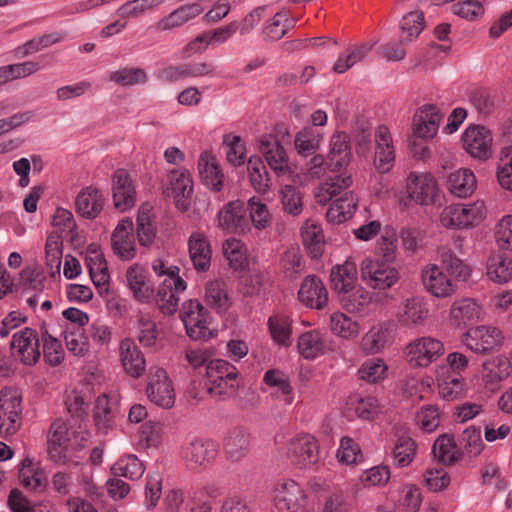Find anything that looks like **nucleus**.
Masks as SVG:
<instances>
[{"mask_svg": "<svg viewBox=\"0 0 512 512\" xmlns=\"http://www.w3.org/2000/svg\"><path fill=\"white\" fill-rule=\"evenodd\" d=\"M89 440V433L81 426L68 425L63 420L52 423L48 435V455L59 465H79V453Z\"/></svg>", "mask_w": 512, "mask_h": 512, "instance_id": "1", "label": "nucleus"}, {"mask_svg": "<svg viewBox=\"0 0 512 512\" xmlns=\"http://www.w3.org/2000/svg\"><path fill=\"white\" fill-rule=\"evenodd\" d=\"M466 354H448L446 362L435 370L438 392L442 399L454 401L465 396V382L461 375L468 365Z\"/></svg>", "mask_w": 512, "mask_h": 512, "instance_id": "2", "label": "nucleus"}, {"mask_svg": "<svg viewBox=\"0 0 512 512\" xmlns=\"http://www.w3.org/2000/svg\"><path fill=\"white\" fill-rule=\"evenodd\" d=\"M271 499L278 512H308L314 509L304 487L291 478L278 480L272 488Z\"/></svg>", "mask_w": 512, "mask_h": 512, "instance_id": "3", "label": "nucleus"}, {"mask_svg": "<svg viewBox=\"0 0 512 512\" xmlns=\"http://www.w3.org/2000/svg\"><path fill=\"white\" fill-rule=\"evenodd\" d=\"M207 390L217 399H227L236 395L240 382L238 370L223 359H212L206 364Z\"/></svg>", "mask_w": 512, "mask_h": 512, "instance_id": "4", "label": "nucleus"}, {"mask_svg": "<svg viewBox=\"0 0 512 512\" xmlns=\"http://www.w3.org/2000/svg\"><path fill=\"white\" fill-rule=\"evenodd\" d=\"M22 396L19 390L5 387L0 391V433L13 436L22 424Z\"/></svg>", "mask_w": 512, "mask_h": 512, "instance_id": "5", "label": "nucleus"}, {"mask_svg": "<svg viewBox=\"0 0 512 512\" xmlns=\"http://www.w3.org/2000/svg\"><path fill=\"white\" fill-rule=\"evenodd\" d=\"M319 452V442L315 436L299 433L287 441L284 453L292 464L303 469L318 461Z\"/></svg>", "mask_w": 512, "mask_h": 512, "instance_id": "6", "label": "nucleus"}, {"mask_svg": "<svg viewBox=\"0 0 512 512\" xmlns=\"http://www.w3.org/2000/svg\"><path fill=\"white\" fill-rule=\"evenodd\" d=\"M146 395L153 404L162 409L170 410L174 407L176 392L173 382L165 369L161 367L150 368Z\"/></svg>", "mask_w": 512, "mask_h": 512, "instance_id": "7", "label": "nucleus"}, {"mask_svg": "<svg viewBox=\"0 0 512 512\" xmlns=\"http://www.w3.org/2000/svg\"><path fill=\"white\" fill-rule=\"evenodd\" d=\"M179 316L184 323L187 335L192 340H206L210 337V316L198 300L189 299L183 302Z\"/></svg>", "mask_w": 512, "mask_h": 512, "instance_id": "8", "label": "nucleus"}, {"mask_svg": "<svg viewBox=\"0 0 512 512\" xmlns=\"http://www.w3.org/2000/svg\"><path fill=\"white\" fill-rule=\"evenodd\" d=\"M218 453V444L208 438L191 439L182 447V457L193 469H207L215 462Z\"/></svg>", "mask_w": 512, "mask_h": 512, "instance_id": "9", "label": "nucleus"}, {"mask_svg": "<svg viewBox=\"0 0 512 512\" xmlns=\"http://www.w3.org/2000/svg\"><path fill=\"white\" fill-rule=\"evenodd\" d=\"M485 215L484 204H455L446 207L441 213V223L448 228L463 229L479 223Z\"/></svg>", "mask_w": 512, "mask_h": 512, "instance_id": "10", "label": "nucleus"}, {"mask_svg": "<svg viewBox=\"0 0 512 512\" xmlns=\"http://www.w3.org/2000/svg\"><path fill=\"white\" fill-rule=\"evenodd\" d=\"M360 272L362 280L374 289L385 290L391 288L399 280L398 270L379 260H363Z\"/></svg>", "mask_w": 512, "mask_h": 512, "instance_id": "11", "label": "nucleus"}, {"mask_svg": "<svg viewBox=\"0 0 512 512\" xmlns=\"http://www.w3.org/2000/svg\"><path fill=\"white\" fill-rule=\"evenodd\" d=\"M462 342L472 352H488L500 349L504 343V336L498 328L482 325L472 327L464 333Z\"/></svg>", "mask_w": 512, "mask_h": 512, "instance_id": "12", "label": "nucleus"}, {"mask_svg": "<svg viewBox=\"0 0 512 512\" xmlns=\"http://www.w3.org/2000/svg\"><path fill=\"white\" fill-rule=\"evenodd\" d=\"M168 179L169 186L164 191L165 194L174 198L175 206L179 211H188L193 193V180L190 172L186 169L172 170Z\"/></svg>", "mask_w": 512, "mask_h": 512, "instance_id": "13", "label": "nucleus"}, {"mask_svg": "<svg viewBox=\"0 0 512 512\" xmlns=\"http://www.w3.org/2000/svg\"><path fill=\"white\" fill-rule=\"evenodd\" d=\"M407 191L410 199L420 205L435 204L439 197L437 182L430 173H410Z\"/></svg>", "mask_w": 512, "mask_h": 512, "instance_id": "14", "label": "nucleus"}, {"mask_svg": "<svg viewBox=\"0 0 512 512\" xmlns=\"http://www.w3.org/2000/svg\"><path fill=\"white\" fill-rule=\"evenodd\" d=\"M465 150L479 160H487L492 155V136L484 126H473L465 130L462 136Z\"/></svg>", "mask_w": 512, "mask_h": 512, "instance_id": "15", "label": "nucleus"}, {"mask_svg": "<svg viewBox=\"0 0 512 512\" xmlns=\"http://www.w3.org/2000/svg\"><path fill=\"white\" fill-rule=\"evenodd\" d=\"M383 410L379 399L372 395H350L344 405V413L349 418H357L364 421H372Z\"/></svg>", "mask_w": 512, "mask_h": 512, "instance_id": "16", "label": "nucleus"}, {"mask_svg": "<svg viewBox=\"0 0 512 512\" xmlns=\"http://www.w3.org/2000/svg\"><path fill=\"white\" fill-rule=\"evenodd\" d=\"M218 226L228 233H244L249 229L244 203L236 200L224 205L218 212Z\"/></svg>", "mask_w": 512, "mask_h": 512, "instance_id": "17", "label": "nucleus"}, {"mask_svg": "<svg viewBox=\"0 0 512 512\" xmlns=\"http://www.w3.org/2000/svg\"><path fill=\"white\" fill-rule=\"evenodd\" d=\"M512 371V364L505 354H490L482 363L481 379L486 387L494 390Z\"/></svg>", "mask_w": 512, "mask_h": 512, "instance_id": "18", "label": "nucleus"}, {"mask_svg": "<svg viewBox=\"0 0 512 512\" xmlns=\"http://www.w3.org/2000/svg\"><path fill=\"white\" fill-rule=\"evenodd\" d=\"M133 221L124 218L119 221L111 235L114 253L122 260H130L136 255V246L133 235Z\"/></svg>", "mask_w": 512, "mask_h": 512, "instance_id": "19", "label": "nucleus"}, {"mask_svg": "<svg viewBox=\"0 0 512 512\" xmlns=\"http://www.w3.org/2000/svg\"><path fill=\"white\" fill-rule=\"evenodd\" d=\"M186 289V282L176 274H170L158 288L157 303L161 312L165 315H172L176 312L179 297L178 292Z\"/></svg>", "mask_w": 512, "mask_h": 512, "instance_id": "20", "label": "nucleus"}, {"mask_svg": "<svg viewBox=\"0 0 512 512\" xmlns=\"http://www.w3.org/2000/svg\"><path fill=\"white\" fill-rule=\"evenodd\" d=\"M114 206L125 212L135 205V189L129 173L125 169H117L112 177Z\"/></svg>", "mask_w": 512, "mask_h": 512, "instance_id": "21", "label": "nucleus"}, {"mask_svg": "<svg viewBox=\"0 0 512 512\" xmlns=\"http://www.w3.org/2000/svg\"><path fill=\"white\" fill-rule=\"evenodd\" d=\"M298 299L307 307L322 309L327 305L328 292L319 277L309 275L300 286Z\"/></svg>", "mask_w": 512, "mask_h": 512, "instance_id": "22", "label": "nucleus"}, {"mask_svg": "<svg viewBox=\"0 0 512 512\" xmlns=\"http://www.w3.org/2000/svg\"><path fill=\"white\" fill-rule=\"evenodd\" d=\"M442 115L436 106H421L413 117V133L420 138H432L436 135Z\"/></svg>", "mask_w": 512, "mask_h": 512, "instance_id": "23", "label": "nucleus"}, {"mask_svg": "<svg viewBox=\"0 0 512 512\" xmlns=\"http://www.w3.org/2000/svg\"><path fill=\"white\" fill-rule=\"evenodd\" d=\"M375 141L374 165L380 173H386L392 168L395 160L392 137L386 126L382 125L376 129Z\"/></svg>", "mask_w": 512, "mask_h": 512, "instance_id": "24", "label": "nucleus"}, {"mask_svg": "<svg viewBox=\"0 0 512 512\" xmlns=\"http://www.w3.org/2000/svg\"><path fill=\"white\" fill-rule=\"evenodd\" d=\"M259 151L275 173L285 174L290 171L286 151L277 139L262 137Z\"/></svg>", "mask_w": 512, "mask_h": 512, "instance_id": "25", "label": "nucleus"}, {"mask_svg": "<svg viewBox=\"0 0 512 512\" xmlns=\"http://www.w3.org/2000/svg\"><path fill=\"white\" fill-rule=\"evenodd\" d=\"M351 146L347 133H335L330 141V152L327 156V165L332 171H339L350 163Z\"/></svg>", "mask_w": 512, "mask_h": 512, "instance_id": "26", "label": "nucleus"}, {"mask_svg": "<svg viewBox=\"0 0 512 512\" xmlns=\"http://www.w3.org/2000/svg\"><path fill=\"white\" fill-rule=\"evenodd\" d=\"M482 315V307L471 298L457 300L450 308L451 322L457 327L474 324L482 318Z\"/></svg>", "mask_w": 512, "mask_h": 512, "instance_id": "27", "label": "nucleus"}, {"mask_svg": "<svg viewBox=\"0 0 512 512\" xmlns=\"http://www.w3.org/2000/svg\"><path fill=\"white\" fill-rule=\"evenodd\" d=\"M104 198L101 192L93 187L88 186L82 189L76 197V212L86 218L95 219L103 209Z\"/></svg>", "mask_w": 512, "mask_h": 512, "instance_id": "28", "label": "nucleus"}, {"mask_svg": "<svg viewBox=\"0 0 512 512\" xmlns=\"http://www.w3.org/2000/svg\"><path fill=\"white\" fill-rule=\"evenodd\" d=\"M426 290L436 297H447L456 291V285L436 265L422 272Z\"/></svg>", "mask_w": 512, "mask_h": 512, "instance_id": "29", "label": "nucleus"}, {"mask_svg": "<svg viewBox=\"0 0 512 512\" xmlns=\"http://www.w3.org/2000/svg\"><path fill=\"white\" fill-rule=\"evenodd\" d=\"M263 384L272 389L271 395L277 399H284L287 405L294 400L293 387L290 377L279 369H269L263 375Z\"/></svg>", "mask_w": 512, "mask_h": 512, "instance_id": "30", "label": "nucleus"}, {"mask_svg": "<svg viewBox=\"0 0 512 512\" xmlns=\"http://www.w3.org/2000/svg\"><path fill=\"white\" fill-rule=\"evenodd\" d=\"M188 247L194 268L197 271H207L211 265L212 251L205 235L199 232L192 233L188 241Z\"/></svg>", "mask_w": 512, "mask_h": 512, "instance_id": "31", "label": "nucleus"}, {"mask_svg": "<svg viewBox=\"0 0 512 512\" xmlns=\"http://www.w3.org/2000/svg\"><path fill=\"white\" fill-rule=\"evenodd\" d=\"M357 275L356 263L347 259L343 264L336 265L330 273L332 288L340 294H346L353 290Z\"/></svg>", "mask_w": 512, "mask_h": 512, "instance_id": "32", "label": "nucleus"}, {"mask_svg": "<svg viewBox=\"0 0 512 512\" xmlns=\"http://www.w3.org/2000/svg\"><path fill=\"white\" fill-rule=\"evenodd\" d=\"M202 12L203 8L199 3L182 5L172 11L168 16L160 19L156 23V28L160 31L172 30L197 17Z\"/></svg>", "mask_w": 512, "mask_h": 512, "instance_id": "33", "label": "nucleus"}, {"mask_svg": "<svg viewBox=\"0 0 512 512\" xmlns=\"http://www.w3.org/2000/svg\"><path fill=\"white\" fill-rule=\"evenodd\" d=\"M267 327L271 339L280 348H287L291 344L292 320L287 314L274 313L268 318Z\"/></svg>", "mask_w": 512, "mask_h": 512, "instance_id": "34", "label": "nucleus"}, {"mask_svg": "<svg viewBox=\"0 0 512 512\" xmlns=\"http://www.w3.org/2000/svg\"><path fill=\"white\" fill-rule=\"evenodd\" d=\"M126 278L129 288L137 300L147 302L153 297L154 289L147 282L143 267L138 264L129 267L126 272Z\"/></svg>", "mask_w": 512, "mask_h": 512, "instance_id": "35", "label": "nucleus"}, {"mask_svg": "<svg viewBox=\"0 0 512 512\" xmlns=\"http://www.w3.org/2000/svg\"><path fill=\"white\" fill-rule=\"evenodd\" d=\"M118 406L111 402L107 395H101L97 398L94 408V421L97 428L102 432L111 429L118 416Z\"/></svg>", "mask_w": 512, "mask_h": 512, "instance_id": "36", "label": "nucleus"}, {"mask_svg": "<svg viewBox=\"0 0 512 512\" xmlns=\"http://www.w3.org/2000/svg\"><path fill=\"white\" fill-rule=\"evenodd\" d=\"M199 174L202 183L214 192H220L223 189L224 175L213 158H209L207 153H202L198 161Z\"/></svg>", "mask_w": 512, "mask_h": 512, "instance_id": "37", "label": "nucleus"}, {"mask_svg": "<svg viewBox=\"0 0 512 512\" xmlns=\"http://www.w3.org/2000/svg\"><path fill=\"white\" fill-rule=\"evenodd\" d=\"M447 188L453 195L459 198H466L476 188L475 175L469 169H459L449 175Z\"/></svg>", "mask_w": 512, "mask_h": 512, "instance_id": "38", "label": "nucleus"}, {"mask_svg": "<svg viewBox=\"0 0 512 512\" xmlns=\"http://www.w3.org/2000/svg\"><path fill=\"white\" fill-rule=\"evenodd\" d=\"M427 316L428 308L418 297L407 299L398 312V320L405 326L423 324Z\"/></svg>", "mask_w": 512, "mask_h": 512, "instance_id": "39", "label": "nucleus"}, {"mask_svg": "<svg viewBox=\"0 0 512 512\" xmlns=\"http://www.w3.org/2000/svg\"><path fill=\"white\" fill-rule=\"evenodd\" d=\"M19 478L22 485L30 490H42L47 484L44 470L29 457L21 463Z\"/></svg>", "mask_w": 512, "mask_h": 512, "instance_id": "40", "label": "nucleus"}, {"mask_svg": "<svg viewBox=\"0 0 512 512\" xmlns=\"http://www.w3.org/2000/svg\"><path fill=\"white\" fill-rule=\"evenodd\" d=\"M111 472L118 477L129 480H138L145 473V465L134 454H127L120 457L112 466Z\"/></svg>", "mask_w": 512, "mask_h": 512, "instance_id": "41", "label": "nucleus"}, {"mask_svg": "<svg viewBox=\"0 0 512 512\" xmlns=\"http://www.w3.org/2000/svg\"><path fill=\"white\" fill-rule=\"evenodd\" d=\"M249 434L241 428L231 430L224 442L226 456L232 461L240 460L249 446Z\"/></svg>", "mask_w": 512, "mask_h": 512, "instance_id": "42", "label": "nucleus"}, {"mask_svg": "<svg viewBox=\"0 0 512 512\" xmlns=\"http://www.w3.org/2000/svg\"><path fill=\"white\" fill-rule=\"evenodd\" d=\"M301 237L311 258H319L324 251V236L320 226L306 222L301 229Z\"/></svg>", "mask_w": 512, "mask_h": 512, "instance_id": "43", "label": "nucleus"}, {"mask_svg": "<svg viewBox=\"0 0 512 512\" xmlns=\"http://www.w3.org/2000/svg\"><path fill=\"white\" fill-rule=\"evenodd\" d=\"M394 341V329L392 326L383 325L371 329L363 338V346L366 350L381 351L388 349Z\"/></svg>", "mask_w": 512, "mask_h": 512, "instance_id": "44", "label": "nucleus"}, {"mask_svg": "<svg viewBox=\"0 0 512 512\" xmlns=\"http://www.w3.org/2000/svg\"><path fill=\"white\" fill-rule=\"evenodd\" d=\"M165 426L159 421H147L139 430V443L146 449H157L163 442Z\"/></svg>", "mask_w": 512, "mask_h": 512, "instance_id": "45", "label": "nucleus"}, {"mask_svg": "<svg viewBox=\"0 0 512 512\" xmlns=\"http://www.w3.org/2000/svg\"><path fill=\"white\" fill-rule=\"evenodd\" d=\"M247 170L252 187L257 192H266L269 189L270 179L263 161L258 156H251L247 162Z\"/></svg>", "mask_w": 512, "mask_h": 512, "instance_id": "46", "label": "nucleus"}, {"mask_svg": "<svg viewBox=\"0 0 512 512\" xmlns=\"http://www.w3.org/2000/svg\"><path fill=\"white\" fill-rule=\"evenodd\" d=\"M434 457L443 464H452L459 459L454 439L446 434L440 435L433 445Z\"/></svg>", "mask_w": 512, "mask_h": 512, "instance_id": "47", "label": "nucleus"}, {"mask_svg": "<svg viewBox=\"0 0 512 512\" xmlns=\"http://www.w3.org/2000/svg\"><path fill=\"white\" fill-rule=\"evenodd\" d=\"M450 482L448 471L439 465L430 466L423 473V484L430 492L443 491L449 487Z\"/></svg>", "mask_w": 512, "mask_h": 512, "instance_id": "48", "label": "nucleus"}, {"mask_svg": "<svg viewBox=\"0 0 512 512\" xmlns=\"http://www.w3.org/2000/svg\"><path fill=\"white\" fill-rule=\"evenodd\" d=\"M433 384L432 377L416 378L406 377L401 382V391L404 396L416 400H422L426 394L431 392Z\"/></svg>", "mask_w": 512, "mask_h": 512, "instance_id": "49", "label": "nucleus"}, {"mask_svg": "<svg viewBox=\"0 0 512 512\" xmlns=\"http://www.w3.org/2000/svg\"><path fill=\"white\" fill-rule=\"evenodd\" d=\"M388 372V365L381 358L366 360L358 370L360 379L369 383L383 381Z\"/></svg>", "mask_w": 512, "mask_h": 512, "instance_id": "50", "label": "nucleus"}, {"mask_svg": "<svg viewBox=\"0 0 512 512\" xmlns=\"http://www.w3.org/2000/svg\"><path fill=\"white\" fill-rule=\"evenodd\" d=\"M487 275L492 281L498 283L509 281L512 278V259L504 256L489 259Z\"/></svg>", "mask_w": 512, "mask_h": 512, "instance_id": "51", "label": "nucleus"}, {"mask_svg": "<svg viewBox=\"0 0 512 512\" xmlns=\"http://www.w3.org/2000/svg\"><path fill=\"white\" fill-rule=\"evenodd\" d=\"M415 452L416 445L410 437H399L392 452L394 464L400 468L407 467L413 461Z\"/></svg>", "mask_w": 512, "mask_h": 512, "instance_id": "52", "label": "nucleus"}, {"mask_svg": "<svg viewBox=\"0 0 512 512\" xmlns=\"http://www.w3.org/2000/svg\"><path fill=\"white\" fill-rule=\"evenodd\" d=\"M439 255L442 265L448 273L461 280H466L470 276L469 267L450 249L442 247L439 250Z\"/></svg>", "mask_w": 512, "mask_h": 512, "instance_id": "53", "label": "nucleus"}, {"mask_svg": "<svg viewBox=\"0 0 512 512\" xmlns=\"http://www.w3.org/2000/svg\"><path fill=\"white\" fill-rule=\"evenodd\" d=\"M205 301L211 307H215L218 310H226L228 308L226 283L219 279L208 282L206 285Z\"/></svg>", "mask_w": 512, "mask_h": 512, "instance_id": "54", "label": "nucleus"}, {"mask_svg": "<svg viewBox=\"0 0 512 512\" xmlns=\"http://www.w3.org/2000/svg\"><path fill=\"white\" fill-rule=\"evenodd\" d=\"M390 476L388 466L377 465L364 470L359 480L364 488L384 487L389 482Z\"/></svg>", "mask_w": 512, "mask_h": 512, "instance_id": "55", "label": "nucleus"}, {"mask_svg": "<svg viewBox=\"0 0 512 512\" xmlns=\"http://www.w3.org/2000/svg\"><path fill=\"white\" fill-rule=\"evenodd\" d=\"M282 209L285 213L298 216L303 210L302 195L300 191L292 186L285 185L280 191Z\"/></svg>", "mask_w": 512, "mask_h": 512, "instance_id": "56", "label": "nucleus"}, {"mask_svg": "<svg viewBox=\"0 0 512 512\" xmlns=\"http://www.w3.org/2000/svg\"><path fill=\"white\" fill-rule=\"evenodd\" d=\"M497 179L503 189L512 191V145L503 147L500 152Z\"/></svg>", "mask_w": 512, "mask_h": 512, "instance_id": "57", "label": "nucleus"}, {"mask_svg": "<svg viewBox=\"0 0 512 512\" xmlns=\"http://www.w3.org/2000/svg\"><path fill=\"white\" fill-rule=\"evenodd\" d=\"M330 326L335 335L344 339L355 337L359 333V325L343 313H334Z\"/></svg>", "mask_w": 512, "mask_h": 512, "instance_id": "58", "label": "nucleus"}, {"mask_svg": "<svg viewBox=\"0 0 512 512\" xmlns=\"http://www.w3.org/2000/svg\"><path fill=\"white\" fill-rule=\"evenodd\" d=\"M248 209L250 219L254 227L258 230L266 229L271 224V215L266 206L257 197H252L248 200Z\"/></svg>", "mask_w": 512, "mask_h": 512, "instance_id": "59", "label": "nucleus"}, {"mask_svg": "<svg viewBox=\"0 0 512 512\" xmlns=\"http://www.w3.org/2000/svg\"><path fill=\"white\" fill-rule=\"evenodd\" d=\"M399 505L405 512H418L422 503V493L415 484L407 483L401 486Z\"/></svg>", "mask_w": 512, "mask_h": 512, "instance_id": "60", "label": "nucleus"}, {"mask_svg": "<svg viewBox=\"0 0 512 512\" xmlns=\"http://www.w3.org/2000/svg\"><path fill=\"white\" fill-rule=\"evenodd\" d=\"M337 459L342 464H356L362 460L360 446L350 437H343L337 450Z\"/></svg>", "mask_w": 512, "mask_h": 512, "instance_id": "61", "label": "nucleus"}, {"mask_svg": "<svg viewBox=\"0 0 512 512\" xmlns=\"http://www.w3.org/2000/svg\"><path fill=\"white\" fill-rule=\"evenodd\" d=\"M371 295L363 288L354 289L346 294H342L341 303L349 312H359L371 302Z\"/></svg>", "mask_w": 512, "mask_h": 512, "instance_id": "62", "label": "nucleus"}, {"mask_svg": "<svg viewBox=\"0 0 512 512\" xmlns=\"http://www.w3.org/2000/svg\"><path fill=\"white\" fill-rule=\"evenodd\" d=\"M400 29L407 34L405 41H411L419 36L424 29V15L421 11H412L403 16L400 22Z\"/></svg>", "mask_w": 512, "mask_h": 512, "instance_id": "63", "label": "nucleus"}, {"mask_svg": "<svg viewBox=\"0 0 512 512\" xmlns=\"http://www.w3.org/2000/svg\"><path fill=\"white\" fill-rule=\"evenodd\" d=\"M461 441L464 451L469 456L477 457L484 449L480 428L474 426L466 428Z\"/></svg>", "mask_w": 512, "mask_h": 512, "instance_id": "64", "label": "nucleus"}]
</instances>
